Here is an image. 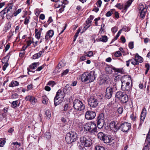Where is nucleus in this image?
<instances>
[{
	"label": "nucleus",
	"mask_w": 150,
	"mask_h": 150,
	"mask_svg": "<svg viewBox=\"0 0 150 150\" xmlns=\"http://www.w3.org/2000/svg\"><path fill=\"white\" fill-rule=\"evenodd\" d=\"M122 82L121 88L123 91H127L129 93L132 88V83L131 77L127 76L124 75L121 79Z\"/></svg>",
	"instance_id": "nucleus-1"
},
{
	"label": "nucleus",
	"mask_w": 150,
	"mask_h": 150,
	"mask_svg": "<svg viewBox=\"0 0 150 150\" xmlns=\"http://www.w3.org/2000/svg\"><path fill=\"white\" fill-rule=\"evenodd\" d=\"M95 72L91 71L88 72H84L82 75L81 77V80L83 82L88 83L93 81L95 79Z\"/></svg>",
	"instance_id": "nucleus-2"
},
{
	"label": "nucleus",
	"mask_w": 150,
	"mask_h": 150,
	"mask_svg": "<svg viewBox=\"0 0 150 150\" xmlns=\"http://www.w3.org/2000/svg\"><path fill=\"white\" fill-rule=\"evenodd\" d=\"M79 144V146L81 147L80 149L81 148L82 150H86L84 147H89L91 146L92 144V141L88 137L83 136L80 138Z\"/></svg>",
	"instance_id": "nucleus-3"
},
{
	"label": "nucleus",
	"mask_w": 150,
	"mask_h": 150,
	"mask_svg": "<svg viewBox=\"0 0 150 150\" xmlns=\"http://www.w3.org/2000/svg\"><path fill=\"white\" fill-rule=\"evenodd\" d=\"M84 128L86 131L95 134V133H97V127L96 124L93 122L87 123L84 125Z\"/></svg>",
	"instance_id": "nucleus-4"
},
{
	"label": "nucleus",
	"mask_w": 150,
	"mask_h": 150,
	"mask_svg": "<svg viewBox=\"0 0 150 150\" xmlns=\"http://www.w3.org/2000/svg\"><path fill=\"white\" fill-rule=\"evenodd\" d=\"M78 138L77 133L71 131L67 134L65 139L68 143L71 144L75 142Z\"/></svg>",
	"instance_id": "nucleus-5"
},
{
	"label": "nucleus",
	"mask_w": 150,
	"mask_h": 150,
	"mask_svg": "<svg viewBox=\"0 0 150 150\" xmlns=\"http://www.w3.org/2000/svg\"><path fill=\"white\" fill-rule=\"evenodd\" d=\"M73 106L74 108L77 110L81 111L84 109L85 105L79 100H75L73 102Z\"/></svg>",
	"instance_id": "nucleus-6"
},
{
	"label": "nucleus",
	"mask_w": 150,
	"mask_h": 150,
	"mask_svg": "<svg viewBox=\"0 0 150 150\" xmlns=\"http://www.w3.org/2000/svg\"><path fill=\"white\" fill-rule=\"evenodd\" d=\"M64 96L63 95V93L60 90H59L57 92L56 95L54 99V104L55 106H56L61 102L60 101L61 99H63Z\"/></svg>",
	"instance_id": "nucleus-7"
},
{
	"label": "nucleus",
	"mask_w": 150,
	"mask_h": 150,
	"mask_svg": "<svg viewBox=\"0 0 150 150\" xmlns=\"http://www.w3.org/2000/svg\"><path fill=\"white\" fill-rule=\"evenodd\" d=\"M97 126L98 128L101 129L104 124V117L103 113L100 114L98 117L97 120Z\"/></svg>",
	"instance_id": "nucleus-8"
},
{
	"label": "nucleus",
	"mask_w": 150,
	"mask_h": 150,
	"mask_svg": "<svg viewBox=\"0 0 150 150\" xmlns=\"http://www.w3.org/2000/svg\"><path fill=\"white\" fill-rule=\"evenodd\" d=\"M88 105L92 108H95L97 106L98 103L97 99L93 96H91L88 100Z\"/></svg>",
	"instance_id": "nucleus-9"
},
{
	"label": "nucleus",
	"mask_w": 150,
	"mask_h": 150,
	"mask_svg": "<svg viewBox=\"0 0 150 150\" xmlns=\"http://www.w3.org/2000/svg\"><path fill=\"white\" fill-rule=\"evenodd\" d=\"M131 125L128 122H124L120 125V129L124 132H127L131 128Z\"/></svg>",
	"instance_id": "nucleus-10"
},
{
	"label": "nucleus",
	"mask_w": 150,
	"mask_h": 150,
	"mask_svg": "<svg viewBox=\"0 0 150 150\" xmlns=\"http://www.w3.org/2000/svg\"><path fill=\"white\" fill-rule=\"evenodd\" d=\"M96 116V113L93 111L88 110L85 114V117L87 120H91L95 118Z\"/></svg>",
	"instance_id": "nucleus-11"
},
{
	"label": "nucleus",
	"mask_w": 150,
	"mask_h": 150,
	"mask_svg": "<svg viewBox=\"0 0 150 150\" xmlns=\"http://www.w3.org/2000/svg\"><path fill=\"white\" fill-rule=\"evenodd\" d=\"M120 124L118 122L116 123L115 121H112L110 123V129L115 132L117 131L120 129Z\"/></svg>",
	"instance_id": "nucleus-12"
},
{
	"label": "nucleus",
	"mask_w": 150,
	"mask_h": 150,
	"mask_svg": "<svg viewBox=\"0 0 150 150\" xmlns=\"http://www.w3.org/2000/svg\"><path fill=\"white\" fill-rule=\"evenodd\" d=\"M146 7V6L144 7V5L142 4L139 5V9L140 10L139 16L142 19H143L145 17L146 13L147 11V9Z\"/></svg>",
	"instance_id": "nucleus-13"
},
{
	"label": "nucleus",
	"mask_w": 150,
	"mask_h": 150,
	"mask_svg": "<svg viewBox=\"0 0 150 150\" xmlns=\"http://www.w3.org/2000/svg\"><path fill=\"white\" fill-rule=\"evenodd\" d=\"M55 2V4L54 5L55 8H60L63 5L67 4L68 2L67 0H57Z\"/></svg>",
	"instance_id": "nucleus-14"
},
{
	"label": "nucleus",
	"mask_w": 150,
	"mask_h": 150,
	"mask_svg": "<svg viewBox=\"0 0 150 150\" xmlns=\"http://www.w3.org/2000/svg\"><path fill=\"white\" fill-rule=\"evenodd\" d=\"M150 142V129H149L146 139L145 140L144 146L143 150H148V147L149 146Z\"/></svg>",
	"instance_id": "nucleus-15"
},
{
	"label": "nucleus",
	"mask_w": 150,
	"mask_h": 150,
	"mask_svg": "<svg viewBox=\"0 0 150 150\" xmlns=\"http://www.w3.org/2000/svg\"><path fill=\"white\" fill-rule=\"evenodd\" d=\"M146 114V109L145 108H144L143 109L142 112L141 113L140 117L141 120L140 121L139 126H141L142 125L143 123V122L145 118Z\"/></svg>",
	"instance_id": "nucleus-16"
},
{
	"label": "nucleus",
	"mask_w": 150,
	"mask_h": 150,
	"mask_svg": "<svg viewBox=\"0 0 150 150\" xmlns=\"http://www.w3.org/2000/svg\"><path fill=\"white\" fill-rule=\"evenodd\" d=\"M113 92V89L112 88H107L106 89L105 97L109 99L112 96Z\"/></svg>",
	"instance_id": "nucleus-17"
},
{
	"label": "nucleus",
	"mask_w": 150,
	"mask_h": 150,
	"mask_svg": "<svg viewBox=\"0 0 150 150\" xmlns=\"http://www.w3.org/2000/svg\"><path fill=\"white\" fill-rule=\"evenodd\" d=\"M9 59V57L7 56H5L2 59V62L3 63H5V64L3 67L2 69L4 71H5L6 68L9 65L7 63Z\"/></svg>",
	"instance_id": "nucleus-18"
},
{
	"label": "nucleus",
	"mask_w": 150,
	"mask_h": 150,
	"mask_svg": "<svg viewBox=\"0 0 150 150\" xmlns=\"http://www.w3.org/2000/svg\"><path fill=\"white\" fill-rule=\"evenodd\" d=\"M13 7V5L10 4L8 6V8H6L7 10V16H9L10 17H12L13 16V13L12 12L13 11L12 9V7Z\"/></svg>",
	"instance_id": "nucleus-19"
},
{
	"label": "nucleus",
	"mask_w": 150,
	"mask_h": 150,
	"mask_svg": "<svg viewBox=\"0 0 150 150\" xmlns=\"http://www.w3.org/2000/svg\"><path fill=\"white\" fill-rule=\"evenodd\" d=\"M114 67L112 65H107L105 67V70L107 74H110L114 71Z\"/></svg>",
	"instance_id": "nucleus-20"
},
{
	"label": "nucleus",
	"mask_w": 150,
	"mask_h": 150,
	"mask_svg": "<svg viewBox=\"0 0 150 150\" xmlns=\"http://www.w3.org/2000/svg\"><path fill=\"white\" fill-rule=\"evenodd\" d=\"M54 32L53 30H50L48 31L45 35V39L46 40L51 38L53 35Z\"/></svg>",
	"instance_id": "nucleus-21"
},
{
	"label": "nucleus",
	"mask_w": 150,
	"mask_h": 150,
	"mask_svg": "<svg viewBox=\"0 0 150 150\" xmlns=\"http://www.w3.org/2000/svg\"><path fill=\"white\" fill-rule=\"evenodd\" d=\"M113 139L110 136L106 135L104 136V138L102 140L104 143H107L112 142Z\"/></svg>",
	"instance_id": "nucleus-22"
},
{
	"label": "nucleus",
	"mask_w": 150,
	"mask_h": 150,
	"mask_svg": "<svg viewBox=\"0 0 150 150\" xmlns=\"http://www.w3.org/2000/svg\"><path fill=\"white\" fill-rule=\"evenodd\" d=\"M135 58L137 62L139 63H142L143 61V58L141 56H139V55L137 53L135 56Z\"/></svg>",
	"instance_id": "nucleus-23"
},
{
	"label": "nucleus",
	"mask_w": 150,
	"mask_h": 150,
	"mask_svg": "<svg viewBox=\"0 0 150 150\" xmlns=\"http://www.w3.org/2000/svg\"><path fill=\"white\" fill-rule=\"evenodd\" d=\"M120 100L123 103H126L128 100L127 95L126 94H124Z\"/></svg>",
	"instance_id": "nucleus-24"
},
{
	"label": "nucleus",
	"mask_w": 150,
	"mask_h": 150,
	"mask_svg": "<svg viewBox=\"0 0 150 150\" xmlns=\"http://www.w3.org/2000/svg\"><path fill=\"white\" fill-rule=\"evenodd\" d=\"M8 108H4L2 110L0 111V115H1L3 117H5L8 112Z\"/></svg>",
	"instance_id": "nucleus-25"
},
{
	"label": "nucleus",
	"mask_w": 150,
	"mask_h": 150,
	"mask_svg": "<svg viewBox=\"0 0 150 150\" xmlns=\"http://www.w3.org/2000/svg\"><path fill=\"white\" fill-rule=\"evenodd\" d=\"M35 37L38 39H39L40 37L41 34V30H38L37 29H35Z\"/></svg>",
	"instance_id": "nucleus-26"
},
{
	"label": "nucleus",
	"mask_w": 150,
	"mask_h": 150,
	"mask_svg": "<svg viewBox=\"0 0 150 150\" xmlns=\"http://www.w3.org/2000/svg\"><path fill=\"white\" fill-rule=\"evenodd\" d=\"M96 40L98 42L102 41L103 42H106L108 40L107 37L106 36H102L99 39H98V40L96 39Z\"/></svg>",
	"instance_id": "nucleus-27"
},
{
	"label": "nucleus",
	"mask_w": 150,
	"mask_h": 150,
	"mask_svg": "<svg viewBox=\"0 0 150 150\" xmlns=\"http://www.w3.org/2000/svg\"><path fill=\"white\" fill-rule=\"evenodd\" d=\"M125 93L121 91H118L115 94V97L120 100Z\"/></svg>",
	"instance_id": "nucleus-28"
},
{
	"label": "nucleus",
	"mask_w": 150,
	"mask_h": 150,
	"mask_svg": "<svg viewBox=\"0 0 150 150\" xmlns=\"http://www.w3.org/2000/svg\"><path fill=\"white\" fill-rule=\"evenodd\" d=\"M19 83L18 81H12L9 84V86L10 87H13L19 85Z\"/></svg>",
	"instance_id": "nucleus-29"
},
{
	"label": "nucleus",
	"mask_w": 150,
	"mask_h": 150,
	"mask_svg": "<svg viewBox=\"0 0 150 150\" xmlns=\"http://www.w3.org/2000/svg\"><path fill=\"white\" fill-rule=\"evenodd\" d=\"M105 136L106 135L102 132H99L98 134V138L101 140H103V139L104 138V136Z\"/></svg>",
	"instance_id": "nucleus-30"
},
{
	"label": "nucleus",
	"mask_w": 150,
	"mask_h": 150,
	"mask_svg": "<svg viewBox=\"0 0 150 150\" xmlns=\"http://www.w3.org/2000/svg\"><path fill=\"white\" fill-rule=\"evenodd\" d=\"M105 136L106 135L102 132H99L98 134V138L101 140H103V139L104 138V136Z\"/></svg>",
	"instance_id": "nucleus-31"
},
{
	"label": "nucleus",
	"mask_w": 150,
	"mask_h": 150,
	"mask_svg": "<svg viewBox=\"0 0 150 150\" xmlns=\"http://www.w3.org/2000/svg\"><path fill=\"white\" fill-rule=\"evenodd\" d=\"M114 71L115 72H119L120 73H122L124 72L123 68H117L114 67Z\"/></svg>",
	"instance_id": "nucleus-32"
},
{
	"label": "nucleus",
	"mask_w": 150,
	"mask_h": 150,
	"mask_svg": "<svg viewBox=\"0 0 150 150\" xmlns=\"http://www.w3.org/2000/svg\"><path fill=\"white\" fill-rule=\"evenodd\" d=\"M115 9H112L110 11H108L106 14V16L107 17H109L113 13L114 11H115Z\"/></svg>",
	"instance_id": "nucleus-33"
},
{
	"label": "nucleus",
	"mask_w": 150,
	"mask_h": 150,
	"mask_svg": "<svg viewBox=\"0 0 150 150\" xmlns=\"http://www.w3.org/2000/svg\"><path fill=\"white\" fill-rule=\"evenodd\" d=\"M86 56H87L88 57H92L93 56V53L92 51H89L88 52H84Z\"/></svg>",
	"instance_id": "nucleus-34"
},
{
	"label": "nucleus",
	"mask_w": 150,
	"mask_h": 150,
	"mask_svg": "<svg viewBox=\"0 0 150 150\" xmlns=\"http://www.w3.org/2000/svg\"><path fill=\"white\" fill-rule=\"evenodd\" d=\"M130 60V61L131 62V63L134 65H138L139 64V63L137 62L136 60H135V58H132Z\"/></svg>",
	"instance_id": "nucleus-35"
},
{
	"label": "nucleus",
	"mask_w": 150,
	"mask_h": 150,
	"mask_svg": "<svg viewBox=\"0 0 150 150\" xmlns=\"http://www.w3.org/2000/svg\"><path fill=\"white\" fill-rule=\"evenodd\" d=\"M65 65V64L63 63V62L62 61H61L58 64L57 67L56 68V69H60L62 67H64Z\"/></svg>",
	"instance_id": "nucleus-36"
},
{
	"label": "nucleus",
	"mask_w": 150,
	"mask_h": 150,
	"mask_svg": "<svg viewBox=\"0 0 150 150\" xmlns=\"http://www.w3.org/2000/svg\"><path fill=\"white\" fill-rule=\"evenodd\" d=\"M37 99L34 97L32 96L30 100L31 103L33 105H34Z\"/></svg>",
	"instance_id": "nucleus-37"
},
{
	"label": "nucleus",
	"mask_w": 150,
	"mask_h": 150,
	"mask_svg": "<svg viewBox=\"0 0 150 150\" xmlns=\"http://www.w3.org/2000/svg\"><path fill=\"white\" fill-rule=\"evenodd\" d=\"M45 115L47 117V118L49 119L51 117V113L49 110H46L45 111Z\"/></svg>",
	"instance_id": "nucleus-38"
},
{
	"label": "nucleus",
	"mask_w": 150,
	"mask_h": 150,
	"mask_svg": "<svg viewBox=\"0 0 150 150\" xmlns=\"http://www.w3.org/2000/svg\"><path fill=\"white\" fill-rule=\"evenodd\" d=\"M133 1V0H129L125 5V8H127L129 7Z\"/></svg>",
	"instance_id": "nucleus-39"
},
{
	"label": "nucleus",
	"mask_w": 150,
	"mask_h": 150,
	"mask_svg": "<svg viewBox=\"0 0 150 150\" xmlns=\"http://www.w3.org/2000/svg\"><path fill=\"white\" fill-rule=\"evenodd\" d=\"M6 143L5 140L3 138L0 139V147H3Z\"/></svg>",
	"instance_id": "nucleus-40"
},
{
	"label": "nucleus",
	"mask_w": 150,
	"mask_h": 150,
	"mask_svg": "<svg viewBox=\"0 0 150 150\" xmlns=\"http://www.w3.org/2000/svg\"><path fill=\"white\" fill-rule=\"evenodd\" d=\"M38 64L37 63H34L30 66V68L32 69H35L38 66Z\"/></svg>",
	"instance_id": "nucleus-41"
},
{
	"label": "nucleus",
	"mask_w": 150,
	"mask_h": 150,
	"mask_svg": "<svg viewBox=\"0 0 150 150\" xmlns=\"http://www.w3.org/2000/svg\"><path fill=\"white\" fill-rule=\"evenodd\" d=\"M95 150H105L104 148L101 146H97L95 147Z\"/></svg>",
	"instance_id": "nucleus-42"
},
{
	"label": "nucleus",
	"mask_w": 150,
	"mask_h": 150,
	"mask_svg": "<svg viewBox=\"0 0 150 150\" xmlns=\"http://www.w3.org/2000/svg\"><path fill=\"white\" fill-rule=\"evenodd\" d=\"M56 84L55 82L54 81H50L48 82L47 85L53 87V86Z\"/></svg>",
	"instance_id": "nucleus-43"
},
{
	"label": "nucleus",
	"mask_w": 150,
	"mask_h": 150,
	"mask_svg": "<svg viewBox=\"0 0 150 150\" xmlns=\"http://www.w3.org/2000/svg\"><path fill=\"white\" fill-rule=\"evenodd\" d=\"M18 103V100H16L15 101H13L11 103L12 107L13 108H15L16 107Z\"/></svg>",
	"instance_id": "nucleus-44"
},
{
	"label": "nucleus",
	"mask_w": 150,
	"mask_h": 150,
	"mask_svg": "<svg viewBox=\"0 0 150 150\" xmlns=\"http://www.w3.org/2000/svg\"><path fill=\"white\" fill-rule=\"evenodd\" d=\"M65 7V5H63V6L60 7L61 8L58 11H57V13H62L64 11V8Z\"/></svg>",
	"instance_id": "nucleus-45"
},
{
	"label": "nucleus",
	"mask_w": 150,
	"mask_h": 150,
	"mask_svg": "<svg viewBox=\"0 0 150 150\" xmlns=\"http://www.w3.org/2000/svg\"><path fill=\"white\" fill-rule=\"evenodd\" d=\"M35 14L36 16H38L41 12V11L40 9L37 8L35 11Z\"/></svg>",
	"instance_id": "nucleus-46"
},
{
	"label": "nucleus",
	"mask_w": 150,
	"mask_h": 150,
	"mask_svg": "<svg viewBox=\"0 0 150 150\" xmlns=\"http://www.w3.org/2000/svg\"><path fill=\"white\" fill-rule=\"evenodd\" d=\"M68 88H69V86L67 85L63 89V92L64 93H67L68 92L67 91Z\"/></svg>",
	"instance_id": "nucleus-47"
},
{
	"label": "nucleus",
	"mask_w": 150,
	"mask_h": 150,
	"mask_svg": "<svg viewBox=\"0 0 150 150\" xmlns=\"http://www.w3.org/2000/svg\"><path fill=\"white\" fill-rule=\"evenodd\" d=\"M21 11V9H18L14 13H13V14L14 15V16H16L18 14L20 13Z\"/></svg>",
	"instance_id": "nucleus-48"
},
{
	"label": "nucleus",
	"mask_w": 150,
	"mask_h": 150,
	"mask_svg": "<svg viewBox=\"0 0 150 150\" xmlns=\"http://www.w3.org/2000/svg\"><path fill=\"white\" fill-rule=\"evenodd\" d=\"M82 29V31L81 32V33H83L88 28H89L90 26L89 25H86Z\"/></svg>",
	"instance_id": "nucleus-49"
},
{
	"label": "nucleus",
	"mask_w": 150,
	"mask_h": 150,
	"mask_svg": "<svg viewBox=\"0 0 150 150\" xmlns=\"http://www.w3.org/2000/svg\"><path fill=\"white\" fill-rule=\"evenodd\" d=\"M11 24L10 22H9L6 24V28L8 30L10 29L11 28Z\"/></svg>",
	"instance_id": "nucleus-50"
},
{
	"label": "nucleus",
	"mask_w": 150,
	"mask_h": 150,
	"mask_svg": "<svg viewBox=\"0 0 150 150\" xmlns=\"http://www.w3.org/2000/svg\"><path fill=\"white\" fill-rule=\"evenodd\" d=\"M117 27L116 26H115L112 28L111 30L112 33H115L117 31Z\"/></svg>",
	"instance_id": "nucleus-51"
},
{
	"label": "nucleus",
	"mask_w": 150,
	"mask_h": 150,
	"mask_svg": "<svg viewBox=\"0 0 150 150\" xmlns=\"http://www.w3.org/2000/svg\"><path fill=\"white\" fill-rule=\"evenodd\" d=\"M30 19V17H26L25 18L24 22L25 24L27 25Z\"/></svg>",
	"instance_id": "nucleus-52"
},
{
	"label": "nucleus",
	"mask_w": 150,
	"mask_h": 150,
	"mask_svg": "<svg viewBox=\"0 0 150 150\" xmlns=\"http://www.w3.org/2000/svg\"><path fill=\"white\" fill-rule=\"evenodd\" d=\"M122 54L120 51H117L115 54V56L116 57H119Z\"/></svg>",
	"instance_id": "nucleus-53"
},
{
	"label": "nucleus",
	"mask_w": 150,
	"mask_h": 150,
	"mask_svg": "<svg viewBox=\"0 0 150 150\" xmlns=\"http://www.w3.org/2000/svg\"><path fill=\"white\" fill-rule=\"evenodd\" d=\"M128 46L129 48L131 49H132L134 47V43L133 42H131L129 43Z\"/></svg>",
	"instance_id": "nucleus-54"
},
{
	"label": "nucleus",
	"mask_w": 150,
	"mask_h": 150,
	"mask_svg": "<svg viewBox=\"0 0 150 150\" xmlns=\"http://www.w3.org/2000/svg\"><path fill=\"white\" fill-rule=\"evenodd\" d=\"M40 57L39 55L38 54V53H36V54H34L33 56V58L34 59H38Z\"/></svg>",
	"instance_id": "nucleus-55"
},
{
	"label": "nucleus",
	"mask_w": 150,
	"mask_h": 150,
	"mask_svg": "<svg viewBox=\"0 0 150 150\" xmlns=\"http://www.w3.org/2000/svg\"><path fill=\"white\" fill-rule=\"evenodd\" d=\"M92 21H90L89 20L87 19V20L86 21L85 25H89L90 26L91 24Z\"/></svg>",
	"instance_id": "nucleus-56"
},
{
	"label": "nucleus",
	"mask_w": 150,
	"mask_h": 150,
	"mask_svg": "<svg viewBox=\"0 0 150 150\" xmlns=\"http://www.w3.org/2000/svg\"><path fill=\"white\" fill-rule=\"evenodd\" d=\"M50 134L49 132H47L45 134V137L47 139H49L50 138Z\"/></svg>",
	"instance_id": "nucleus-57"
},
{
	"label": "nucleus",
	"mask_w": 150,
	"mask_h": 150,
	"mask_svg": "<svg viewBox=\"0 0 150 150\" xmlns=\"http://www.w3.org/2000/svg\"><path fill=\"white\" fill-rule=\"evenodd\" d=\"M123 109L122 107H119L117 109V112L119 114H122L123 112Z\"/></svg>",
	"instance_id": "nucleus-58"
},
{
	"label": "nucleus",
	"mask_w": 150,
	"mask_h": 150,
	"mask_svg": "<svg viewBox=\"0 0 150 150\" xmlns=\"http://www.w3.org/2000/svg\"><path fill=\"white\" fill-rule=\"evenodd\" d=\"M69 72V70L66 69L65 70L63 71V72L62 73V76L66 75Z\"/></svg>",
	"instance_id": "nucleus-59"
},
{
	"label": "nucleus",
	"mask_w": 150,
	"mask_h": 150,
	"mask_svg": "<svg viewBox=\"0 0 150 150\" xmlns=\"http://www.w3.org/2000/svg\"><path fill=\"white\" fill-rule=\"evenodd\" d=\"M102 2L101 0H98L96 3L97 6L99 7H100L101 6Z\"/></svg>",
	"instance_id": "nucleus-60"
},
{
	"label": "nucleus",
	"mask_w": 150,
	"mask_h": 150,
	"mask_svg": "<svg viewBox=\"0 0 150 150\" xmlns=\"http://www.w3.org/2000/svg\"><path fill=\"white\" fill-rule=\"evenodd\" d=\"M113 13H114V14L115 17L116 18H119V14L117 12L115 11H115H114Z\"/></svg>",
	"instance_id": "nucleus-61"
},
{
	"label": "nucleus",
	"mask_w": 150,
	"mask_h": 150,
	"mask_svg": "<svg viewBox=\"0 0 150 150\" xmlns=\"http://www.w3.org/2000/svg\"><path fill=\"white\" fill-rule=\"evenodd\" d=\"M18 95L16 93L13 94L12 96V98H13L16 99L18 98Z\"/></svg>",
	"instance_id": "nucleus-62"
},
{
	"label": "nucleus",
	"mask_w": 150,
	"mask_h": 150,
	"mask_svg": "<svg viewBox=\"0 0 150 150\" xmlns=\"http://www.w3.org/2000/svg\"><path fill=\"white\" fill-rule=\"evenodd\" d=\"M7 13L6 8H5L4 10L1 11L0 13L2 15H4Z\"/></svg>",
	"instance_id": "nucleus-63"
},
{
	"label": "nucleus",
	"mask_w": 150,
	"mask_h": 150,
	"mask_svg": "<svg viewBox=\"0 0 150 150\" xmlns=\"http://www.w3.org/2000/svg\"><path fill=\"white\" fill-rule=\"evenodd\" d=\"M13 144L15 146H18V147H19L21 146V144L20 143H18L17 142H13L11 144ZM16 146H15V147Z\"/></svg>",
	"instance_id": "nucleus-64"
}]
</instances>
